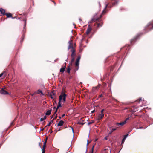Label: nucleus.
I'll return each instance as SVG.
<instances>
[{
  "label": "nucleus",
  "instance_id": "obj_1",
  "mask_svg": "<svg viewBox=\"0 0 153 153\" xmlns=\"http://www.w3.org/2000/svg\"><path fill=\"white\" fill-rule=\"evenodd\" d=\"M102 16V15H100V16L98 17H97V15H96L92 19L91 22L96 21L97 22L94 24V26L97 28L101 27L103 25L102 21V20L100 19Z\"/></svg>",
  "mask_w": 153,
  "mask_h": 153
},
{
  "label": "nucleus",
  "instance_id": "obj_2",
  "mask_svg": "<svg viewBox=\"0 0 153 153\" xmlns=\"http://www.w3.org/2000/svg\"><path fill=\"white\" fill-rule=\"evenodd\" d=\"M129 120V118H126L125 120L122 122L117 123H116V125L117 126V128H119L120 127L124 126L126 123V121Z\"/></svg>",
  "mask_w": 153,
  "mask_h": 153
},
{
  "label": "nucleus",
  "instance_id": "obj_3",
  "mask_svg": "<svg viewBox=\"0 0 153 153\" xmlns=\"http://www.w3.org/2000/svg\"><path fill=\"white\" fill-rule=\"evenodd\" d=\"M24 21H25V24H24V29L23 30V34L22 36V39L20 41L21 42H22L23 41L24 38V37L25 36L24 33H25V27H26V19H25L24 20Z\"/></svg>",
  "mask_w": 153,
  "mask_h": 153
},
{
  "label": "nucleus",
  "instance_id": "obj_4",
  "mask_svg": "<svg viewBox=\"0 0 153 153\" xmlns=\"http://www.w3.org/2000/svg\"><path fill=\"white\" fill-rule=\"evenodd\" d=\"M80 59V56H78L77 57L76 60L75 62V67L76 68V70H78L79 69V61Z\"/></svg>",
  "mask_w": 153,
  "mask_h": 153
},
{
  "label": "nucleus",
  "instance_id": "obj_5",
  "mask_svg": "<svg viewBox=\"0 0 153 153\" xmlns=\"http://www.w3.org/2000/svg\"><path fill=\"white\" fill-rule=\"evenodd\" d=\"M66 94L64 93H62L59 96H61L62 98V99H63V102H64L66 101Z\"/></svg>",
  "mask_w": 153,
  "mask_h": 153
},
{
  "label": "nucleus",
  "instance_id": "obj_6",
  "mask_svg": "<svg viewBox=\"0 0 153 153\" xmlns=\"http://www.w3.org/2000/svg\"><path fill=\"white\" fill-rule=\"evenodd\" d=\"M104 114H99L97 117V120H100L102 119L104 117Z\"/></svg>",
  "mask_w": 153,
  "mask_h": 153
},
{
  "label": "nucleus",
  "instance_id": "obj_7",
  "mask_svg": "<svg viewBox=\"0 0 153 153\" xmlns=\"http://www.w3.org/2000/svg\"><path fill=\"white\" fill-rule=\"evenodd\" d=\"M62 100V97H61V96H59V102L58 103V106L56 108L57 109H58L60 107H61V102Z\"/></svg>",
  "mask_w": 153,
  "mask_h": 153
},
{
  "label": "nucleus",
  "instance_id": "obj_8",
  "mask_svg": "<svg viewBox=\"0 0 153 153\" xmlns=\"http://www.w3.org/2000/svg\"><path fill=\"white\" fill-rule=\"evenodd\" d=\"M138 107L136 106H134L131 108V111L132 113H134L137 111Z\"/></svg>",
  "mask_w": 153,
  "mask_h": 153
},
{
  "label": "nucleus",
  "instance_id": "obj_9",
  "mask_svg": "<svg viewBox=\"0 0 153 153\" xmlns=\"http://www.w3.org/2000/svg\"><path fill=\"white\" fill-rule=\"evenodd\" d=\"M91 28L89 25L86 30V33L85 35H88L89 34L91 30Z\"/></svg>",
  "mask_w": 153,
  "mask_h": 153
},
{
  "label": "nucleus",
  "instance_id": "obj_10",
  "mask_svg": "<svg viewBox=\"0 0 153 153\" xmlns=\"http://www.w3.org/2000/svg\"><path fill=\"white\" fill-rule=\"evenodd\" d=\"M65 65L64 67H62V68L60 70V72L61 73H63L65 69L66 66V62L65 63Z\"/></svg>",
  "mask_w": 153,
  "mask_h": 153
},
{
  "label": "nucleus",
  "instance_id": "obj_11",
  "mask_svg": "<svg viewBox=\"0 0 153 153\" xmlns=\"http://www.w3.org/2000/svg\"><path fill=\"white\" fill-rule=\"evenodd\" d=\"M0 93L3 94H8V93L6 90H4L3 89L1 90L0 91Z\"/></svg>",
  "mask_w": 153,
  "mask_h": 153
},
{
  "label": "nucleus",
  "instance_id": "obj_12",
  "mask_svg": "<svg viewBox=\"0 0 153 153\" xmlns=\"http://www.w3.org/2000/svg\"><path fill=\"white\" fill-rule=\"evenodd\" d=\"M100 85L99 84L97 86H96L95 87H93V88H92V91L93 92H96V91L100 87Z\"/></svg>",
  "mask_w": 153,
  "mask_h": 153
},
{
  "label": "nucleus",
  "instance_id": "obj_13",
  "mask_svg": "<svg viewBox=\"0 0 153 153\" xmlns=\"http://www.w3.org/2000/svg\"><path fill=\"white\" fill-rule=\"evenodd\" d=\"M84 120L82 119V118H81L78 123V124L83 125L85 123H84Z\"/></svg>",
  "mask_w": 153,
  "mask_h": 153
},
{
  "label": "nucleus",
  "instance_id": "obj_14",
  "mask_svg": "<svg viewBox=\"0 0 153 153\" xmlns=\"http://www.w3.org/2000/svg\"><path fill=\"white\" fill-rule=\"evenodd\" d=\"M64 123V122L63 121L60 120V121H59V123L57 124V126H62L63 125Z\"/></svg>",
  "mask_w": 153,
  "mask_h": 153
},
{
  "label": "nucleus",
  "instance_id": "obj_15",
  "mask_svg": "<svg viewBox=\"0 0 153 153\" xmlns=\"http://www.w3.org/2000/svg\"><path fill=\"white\" fill-rule=\"evenodd\" d=\"M0 12H1V13L3 15H5L6 13L5 12V10L4 9H3L2 8H0Z\"/></svg>",
  "mask_w": 153,
  "mask_h": 153
},
{
  "label": "nucleus",
  "instance_id": "obj_16",
  "mask_svg": "<svg viewBox=\"0 0 153 153\" xmlns=\"http://www.w3.org/2000/svg\"><path fill=\"white\" fill-rule=\"evenodd\" d=\"M138 36H136L135 38L131 39L130 40V42L131 44H132L133 42H135L137 39L138 38Z\"/></svg>",
  "mask_w": 153,
  "mask_h": 153
},
{
  "label": "nucleus",
  "instance_id": "obj_17",
  "mask_svg": "<svg viewBox=\"0 0 153 153\" xmlns=\"http://www.w3.org/2000/svg\"><path fill=\"white\" fill-rule=\"evenodd\" d=\"M75 51L74 49L72 50V52L71 55V57H73L75 56Z\"/></svg>",
  "mask_w": 153,
  "mask_h": 153
},
{
  "label": "nucleus",
  "instance_id": "obj_18",
  "mask_svg": "<svg viewBox=\"0 0 153 153\" xmlns=\"http://www.w3.org/2000/svg\"><path fill=\"white\" fill-rule=\"evenodd\" d=\"M52 109H51L48 111L46 113V115H49L51 114V112L52 111Z\"/></svg>",
  "mask_w": 153,
  "mask_h": 153
},
{
  "label": "nucleus",
  "instance_id": "obj_19",
  "mask_svg": "<svg viewBox=\"0 0 153 153\" xmlns=\"http://www.w3.org/2000/svg\"><path fill=\"white\" fill-rule=\"evenodd\" d=\"M5 15H6L7 18H10L12 17V15L10 13H6Z\"/></svg>",
  "mask_w": 153,
  "mask_h": 153
},
{
  "label": "nucleus",
  "instance_id": "obj_20",
  "mask_svg": "<svg viewBox=\"0 0 153 153\" xmlns=\"http://www.w3.org/2000/svg\"><path fill=\"white\" fill-rule=\"evenodd\" d=\"M109 4H107L104 9V10H103V11H102V14H104L106 12V11H105V9H106V8L107 7H109Z\"/></svg>",
  "mask_w": 153,
  "mask_h": 153
},
{
  "label": "nucleus",
  "instance_id": "obj_21",
  "mask_svg": "<svg viewBox=\"0 0 153 153\" xmlns=\"http://www.w3.org/2000/svg\"><path fill=\"white\" fill-rule=\"evenodd\" d=\"M69 43L70 45L69 46H68V49H69L71 48H72V50H73L74 49L73 47V44L71 43V42H69Z\"/></svg>",
  "mask_w": 153,
  "mask_h": 153
},
{
  "label": "nucleus",
  "instance_id": "obj_22",
  "mask_svg": "<svg viewBox=\"0 0 153 153\" xmlns=\"http://www.w3.org/2000/svg\"><path fill=\"white\" fill-rule=\"evenodd\" d=\"M70 66H68V67H67V69L66 70V71L68 73H70Z\"/></svg>",
  "mask_w": 153,
  "mask_h": 153
},
{
  "label": "nucleus",
  "instance_id": "obj_23",
  "mask_svg": "<svg viewBox=\"0 0 153 153\" xmlns=\"http://www.w3.org/2000/svg\"><path fill=\"white\" fill-rule=\"evenodd\" d=\"M46 146H43L42 149V153H45Z\"/></svg>",
  "mask_w": 153,
  "mask_h": 153
},
{
  "label": "nucleus",
  "instance_id": "obj_24",
  "mask_svg": "<svg viewBox=\"0 0 153 153\" xmlns=\"http://www.w3.org/2000/svg\"><path fill=\"white\" fill-rule=\"evenodd\" d=\"M117 129L116 128H113L111 129V131L108 134H111L114 131L116 130Z\"/></svg>",
  "mask_w": 153,
  "mask_h": 153
},
{
  "label": "nucleus",
  "instance_id": "obj_25",
  "mask_svg": "<svg viewBox=\"0 0 153 153\" xmlns=\"http://www.w3.org/2000/svg\"><path fill=\"white\" fill-rule=\"evenodd\" d=\"M46 117H46V116H44L43 118H41L40 119V121L42 122V121H43L44 120L46 119Z\"/></svg>",
  "mask_w": 153,
  "mask_h": 153
},
{
  "label": "nucleus",
  "instance_id": "obj_26",
  "mask_svg": "<svg viewBox=\"0 0 153 153\" xmlns=\"http://www.w3.org/2000/svg\"><path fill=\"white\" fill-rule=\"evenodd\" d=\"M37 93L39 94H42L43 95V93L41 90H38L37 91Z\"/></svg>",
  "mask_w": 153,
  "mask_h": 153
},
{
  "label": "nucleus",
  "instance_id": "obj_27",
  "mask_svg": "<svg viewBox=\"0 0 153 153\" xmlns=\"http://www.w3.org/2000/svg\"><path fill=\"white\" fill-rule=\"evenodd\" d=\"M94 120H91V122L88 123V125H89L94 123Z\"/></svg>",
  "mask_w": 153,
  "mask_h": 153
},
{
  "label": "nucleus",
  "instance_id": "obj_28",
  "mask_svg": "<svg viewBox=\"0 0 153 153\" xmlns=\"http://www.w3.org/2000/svg\"><path fill=\"white\" fill-rule=\"evenodd\" d=\"M55 94H56L54 92L52 91L50 95H51L53 96H55Z\"/></svg>",
  "mask_w": 153,
  "mask_h": 153
},
{
  "label": "nucleus",
  "instance_id": "obj_29",
  "mask_svg": "<svg viewBox=\"0 0 153 153\" xmlns=\"http://www.w3.org/2000/svg\"><path fill=\"white\" fill-rule=\"evenodd\" d=\"M71 63H72L74 61V57H71Z\"/></svg>",
  "mask_w": 153,
  "mask_h": 153
},
{
  "label": "nucleus",
  "instance_id": "obj_30",
  "mask_svg": "<svg viewBox=\"0 0 153 153\" xmlns=\"http://www.w3.org/2000/svg\"><path fill=\"white\" fill-rule=\"evenodd\" d=\"M142 100L141 98H140L138 100H137L136 101L137 102L138 101V102H140Z\"/></svg>",
  "mask_w": 153,
  "mask_h": 153
},
{
  "label": "nucleus",
  "instance_id": "obj_31",
  "mask_svg": "<svg viewBox=\"0 0 153 153\" xmlns=\"http://www.w3.org/2000/svg\"><path fill=\"white\" fill-rule=\"evenodd\" d=\"M94 146H92V150L90 152V153H93L94 148Z\"/></svg>",
  "mask_w": 153,
  "mask_h": 153
},
{
  "label": "nucleus",
  "instance_id": "obj_32",
  "mask_svg": "<svg viewBox=\"0 0 153 153\" xmlns=\"http://www.w3.org/2000/svg\"><path fill=\"white\" fill-rule=\"evenodd\" d=\"M5 73V72H4L3 73H1V74H0V77H1V76H2V75H4V74Z\"/></svg>",
  "mask_w": 153,
  "mask_h": 153
},
{
  "label": "nucleus",
  "instance_id": "obj_33",
  "mask_svg": "<svg viewBox=\"0 0 153 153\" xmlns=\"http://www.w3.org/2000/svg\"><path fill=\"white\" fill-rule=\"evenodd\" d=\"M125 138H124L123 139V140H122V143H124V141H125Z\"/></svg>",
  "mask_w": 153,
  "mask_h": 153
},
{
  "label": "nucleus",
  "instance_id": "obj_34",
  "mask_svg": "<svg viewBox=\"0 0 153 153\" xmlns=\"http://www.w3.org/2000/svg\"><path fill=\"white\" fill-rule=\"evenodd\" d=\"M46 141H45L43 143V145L46 146Z\"/></svg>",
  "mask_w": 153,
  "mask_h": 153
},
{
  "label": "nucleus",
  "instance_id": "obj_35",
  "mask_svg": "<svg viewBox=\"0 0 153 153\" xmlns=\"http://www.w3.org/2000/svg\"><path fill=\"white\" fill-rule=\"evenodd\" d=\"M104 109H103L101 111V114H103V111H104Z\"/></svg>",
  "mask_w": 153,
  "mask_h": 153
},
{
  "label": "nucleus",
  "instance_id": "obj_36",
  "mask_svg": "<svg viewBox=\"0 0 153 153\" xmlns=\"http://www.w3.org/2000/svg\"><path fill=\"white\" fill-rule=\"evenodd\" d=\"M51 122H50L49 123H48V124L47 125V126H50V125H51Z\"/></svg>",
  "mask_w": 153,
  "mask_h": 153
},
{
  "label": "nucleus",
  "instance_id": "obj_37",
  "mask_svg": "<svg viewBox=\"0 0 153 153\" xmlns=\"http://www.w3.org/2000/svg\"><path fill=\"white\" fill-rule=\"evenodd\" d=\"M57 110L58 109H57V108H56V110L54 112V115L57 112Z\"/></svg>",
  "mask_w": 153,
  "mask_h": 153
},
{
  "label": "nucleus",
  "instance_id": "obj_38",
  "mask_svg": "<svg viewBox=\"0 0 153 153\" xmlns=\"http://www.w3.org/2000/svg\"><path fill=\"white\" fill-rule=\"evenodd\" d=\"M50 96H51V99H53L54 98V97H53V96L51 95H50Z\"/></svg>",
  "mask_w": 153,
  "mask_h": 153
},
{
  "label": "nucleus",
  "instance_id": "obj_39",
  "mask_svg": "<svg viewBox=\"0 0 153 153\" xmlns=\"http://www.w3.org/2000/svg\"><path fill=\"white\" fill-rule=\"evenodd\" d=\"M108 137V136L105 137L104 138L106 140H107L108 139H107Z\"/></svg>",
  "mask_w": 153,
  "mask_h": 153
},
{
  "label": "nucleus",
  "instance_id": "obj_40",
  "mask_svg": "<svg viewBox=\"0 0 153 153\" xmlns=\"http://www.w3.org/2000/svg\"><path fill=\"white\" fill-rule=\"evenodd\" d=\"M90 143V142H89V141L88 140V142H87V146H88V145Z\"/></svg>",
  "mask_w": 153,
  "mask_h": 153
},
{
  "label": "nucleus",
  "instance_id": "obj_41",
  "mask_svg": "<svg viewBox=\"0 0 153 153\" xmlns=\"http://www.w3.org/2000/svg\"><path fill=\"white\" fill-rule=\"evenodd\" d=\"M128 134H127V135H125L124 136V138H125V139H126V138L128 136Z\"/></svg>",
  "mask_w": 153,
  "mask_h": 153
},
{
  "label": "nucleus",
  "instance_id": "obj_42",
  "mask_svg": "<svg viewBox=\"0 0 153 153\" xmlns=\"http://www.w3.org/2000/svg\"><path fill=\"white\" fill-rule=\"evenodd\" d=\"M102 96V95L101 94V95H99L98 97H101Z\"/></svg>",
  "mask_w": 153,
  "mask_h": 153
},
{
  "label": "nucleus",
  "instance_id": "obj_43",
  "mask_svg": "<svg viewBox=\"0 0 153 153\" xmlns=\"http://www.w3.org/2000/svg\"><path fill=\"white\" fill-rule=\"evenodd\" d=\"M49 131L51 132V133L52 132V131L51 129H50Z\"/></svg>",
  "mask_w": 153,
  "mask_h": 153
},
{
  "label": "nucleus",
  "instance_id": "obj_44",
  "mask_svg": "<svg viewBox=\"0 0 153 153\" xmlns=\"http://www.w3.org/2000/svg\"><path fill=\"white\" fill-rule=\"evenodd\" d=\"M65 116V114H63V115L62 116V117H63Z\"/></svg>",
  "mask_w": 153,
  "mask_h": 153
},
{
  "label": "nucleus",
  "instance_id": "obj_45",
  "mask_svg": "<svg viewBox=\"0 0 153 153\" xmlns=\"http://www.w3.org/2000/svg\"><path fill=\"white\" fill-rule=\"evenodd\" d=\"M94 112H95V110H93L92 111L91 113H94Z\"/></svg>",
  "mask_w": 153,
  "mask_h": 153
},
{
  "label": "nucleus",
  "instance_id": "obj_46",
  "mask_svg": "<svg viewBox=\"0 0 153 153\" xmlns=\"http://www.w3.org/2000/svg\"><path fill=\"white\" fill-rule=\"evenodd\" d=\"M107 150V149H105L104 150H103V151H105L106 150Z\"/></svg>",
  "mask_w": 153,
  "mask_h": 153
},
{
  "label": "nucleus",
  "instance_id": "obj_47",
  "mask_svg": "<svg viewBox=\"0 0 153 153\" xmlns=\"http://www.w3.org/2000/svg\"><path fill=\"white\" fill-rule=\"evenodd\" d=\"M47 126H48L47 125L45 127V128H48V127H47Z\"/></svg>",
  "mask_w": 153,
  "mask_h": 153
},
{
  "label": "nucleus",
  "instance_id": "obj_48",
  "mask_svg": "<svg viewBox=\"0 0 153 153\" xmlns=\"http://www.w3.org/2000/svg\"><path fill=\"white\" fill-rule=\"evenodd\" d=\"M40 144H41V143H39V146H40V148H41V146H40Z\"/></svg>",
  "mask_w": 153,
  "mask_h": 153
},
{
  "label": "nucleus",
  "instance_id": "obj_49",
  "mask_svg": "<svg viewBox=\"0 0 153 153\" xmlns=\"http://www.w3.org/2000/svg\"><path fill=\"white\" fill-rule=\"evenodd\" d=\"M57 118V116H56L55 118L53 119V120Z\"/></svg>",
  "mask_w": 153,
  "mask_h": 153
},
{
  "label": "nucleus",
  "instance_id": "obj_50",
  "mask_svg": "<svg viewBox=\"0 0 153 153\" xmlns=\"http://www.w3.org/2000/svg\"><path fill=\"white\" fill-rule=\"evenodd\" d=\"M53 119L51 121V122L52 123L53 122Z\"/></svg>",
  "mask_w": 153,
  "mask_h": 153
},
{
  "label": "nucleus",
  "instance_id": "obj_51",
  "mask_svg": "<svg viewBox=\"0 0 153 153\" xmlns=\"http://www.w3.org/2000/svg\"><path fill=\"white\" fill-rule=\"evenodd\" d=\"M53 108L54 109H56V107H54Z\"/></svg>",
  "mask_w": 153,
  "mask_h": 153
},
{
  "label": "nucleus",
  "instance_id": "obj_52",
  "mask_svg": "<svg viewBox=\"0 0 153 153\" xmlns=\"http://www.w3.org/2000/svg\"><path fill=\"white\" fill-rule=\"evenodd\" d=\"M71 128H72V131H74V130H73V128H72V127H71Z\"/></svg>",
  "mask_w": 153,
  "mask_h": 153
},
{
  "label": "nucleus",
  "instance_id": "obj_53",
  "mask_svg": "<svg viewBox=\"0 0 153 153\" xmlns=\"http://www.w3.org/2000/svg\"><path fill=\"white\" fill-rule=\"evenodd\" d=\"M59 119H61V117H60V116H59Z\"/></svg>",
  "mask_w": 153,
  "mask_h": 153
},
{
  "label": "nucleus",
  "instance_id": "obj_54",
  "mask_svg": "<svg viewBox=\"0 0 153 153\" xmlns=\"http://www.w3.org/2000/svg\"><path fill=\"white\" fill-rule=\"evenodd\" d=\"M47 138L46 139H45V141H47Z\"/></svg>",
  "mask_w": 153,
  "mask_h": 153
},
{
  "label": "nucleus",
  "instance_id": "obj_55",
  "mask_svg": "<svg viewBox=\"0 0 153 153\" xmlns=\"http://www.w3.org/2000/svg\"><path fill=\"white\" fill-rule=\"evenodd\" d=\"M44 130V129H43L42 130V131H43V130Z\"/></svg>",
  "mask_w": 153,
  "mask_h": 153
},
{
  "label": "nucleus",
  "instance_id": "obj_56",
  "mask_svg": "<svg viewBox=\"0 0 153 153\" xmlns=\"http://www.w3.org/2000/svg\"><path fill=\"white\" fill-rule=\"evenodd\" d=\"M53 117V116H52L51 117V119Z\"/></svg>",
  "mask_w": 153,
  "mask_h": 153
},
{
  "label": "nucleus",
  "instance_id": "obj_57",
  "mask_svg": "<svg viewBox=\"0 0 153 153\" xmlns=\"http://www.w3.org/2000/svg\"><path fill=\"white\" fill-rule=\"evenodd\" d=\"M5 76H6L5 74V75H4V77Z\"/></svg>",
  "mask_w": 153,
  "mask_h": 153
},
{
  "label": "nucleus",
  "instance_id": "obj_58",
  "mask_svg": "<svg viewBox=\"0 0 153 153\" xmlns=\"http://www.w3.org/2000/svg\"><path fill=\"white\" fill-rule=\"evenodd\" d=\"M60 129H59V130H58V131H60Z\"/></svg>",
  "mask_w": 153,
  "mask_h": 153
},
{
  "label": "nucleus",
  "instance_id": "obj_59",
  "mask_svg": "<svg viewBox=\"0 0 153 153\" xmlns=\"http://www.w3.org/2000/svg\"><path fill=\"white\" fill-rule=\"evenodd\" d=\"M53 2H54V3H55V2H54V1H53Z\"/></svg>",
  "mask_w": 153,
  "mask_h": 153
},
{
  "label": "nucleus",
  "instance_id": "obj_60",
  "mask_svg": "<svg viewBox=\"0 0 153 153\" xmlns=\"http://www.w3.org/2000/svg\"><path fill=\"white\" fill-rule=\"evenodd\" d=\"M152 28H153V25L152 26Z\"/></svg>",
  "mask_w": 153,
  "mask_h": 153
}]
</instances>
